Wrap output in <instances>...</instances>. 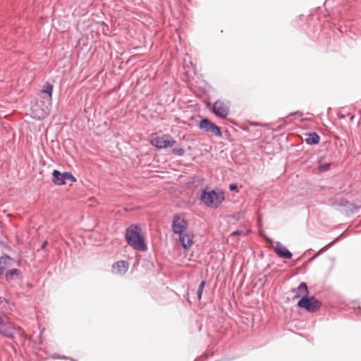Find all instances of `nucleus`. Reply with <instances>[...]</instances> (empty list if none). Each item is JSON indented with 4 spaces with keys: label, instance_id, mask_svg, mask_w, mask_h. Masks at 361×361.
Segmentation results:
<instances>
[{
    "label": "nucleus",
    "instance_id": "f257e3e1",
    "mask_svg": "<svg viewBox=\"0 0 361 361\" xmlns=\"http://www.w3.org/2000/svg\"><path fill=\"white\" fill-rule=\"evenodd\" d=\"M172 231L178 235V240L185 250L193 245L194 235L188 228V223L183 214H176L172 222Z\"/></svg>",
    "mask_w": 361,
    "mask_h": 361
},
{
    "label": "nucleus",
    "instance_id": "f03ea898",
    "mask_svg": "<svg viewBox=\"0 0 361 361\" xmlns=\"http://www.w3.org/2000/svg\"><path fill=\"white\" fill-rule=\"evenodd\" d=\"M126 238L128 243L134 249L144 251L146 245L144 238L140 235V229L137 226L132 225L127 228Z\"/></svg>",
    "mask_w": 361,
    "mask_h": 361
},
{
    "label": "nucleus",
    "instance_id": "7ed1b4c3",
    "mask_svg": "<svg viewBox=\"0 0 361 361\" xmlns=\"http://www.w3.org/2000/svg\"><path fill=\"white\" fill-rule=\"evenodd\" d=\"M200 199L207 207L217 208L224 200V195L220 191L204 190L202 192Z\"/></svg>",
    "mask_w": 361,
    "mask_h": 361
},
{
    "label": "nucleus",
    "instance_id": "20e7f679",
    "mask_svg": "<svg viewBox=\"0 0 361 361\" xmlns=\"http://www.w3.org/2000/svg\"><path fill=\"white\" fill-rule=\"evenodd\" d=\"M151 144L159 149L172 147L176 141L169 134L152 133L150 136Z\"/></svg>",
    "mask_w": 361,
    "mask_h": 361
},
{
    "label": "nucleus",
    "instance_id": "39448f33",
    "mask_svg": "<svg viewBox=\"0 0 361 361\" xmlns=\"http://www.w3.org/2000/svg\"><path fill=\"white\" fill-rule=\"evenodd\" d=\"M20 329L14 325L6 318L0 317V334L8 338H13L15 334L20 333Z\"/></svg>",
    "mask_w": 361,
    "mask_h": 361
},
{
    "label": "nucleus",
    "instance_id": "423d86ee",
    "mask_svg": "<svg viewBox=\"0 0 361 361\" xmlns=\"http://www.w3.org/2000/svg\"><path fill=\"white\" fill-rule=\"evenodd\" d=\"M298 305L308 312H314L320 308L322 303L314 297L309 298L307 296L306 298L300 299L298 302Z\"/></svg>",
    "mask_w": 361,
    "mask_h": 361
},
{
    "label": "nucleus",
    "instance_id": "0eeeda50",
    "mask_svg": "<svg viewBox=\"0 0 361 361\" xmlns=\"http://www.w3.org/2000/svg\"><path fill=\"white\" fill-rule=\"evenodd\" d=\"M199 128L205 132L209 133L216 137H220L222 136V133L219 127H218L214 123L212 122L207 118H204L200 121Z\"/></svg>",
    "mask_w": 361,
    "mask_h": 361
},
{
    "label": "nucleus",
    "instance_id": "6e6552de",
    "mask_svg": "<svg viewBox=\"0 0 361 361\" xmlns=\"http://www.w3.org/2000/svg\"><path fill=\"white\" fill-rule=\"evenodd\" d=\"M51 106V105H48L47 104L42 103V106L41 107L38 102H37L32 107V116L34 118L39 120L45 118L49 113Z\"/></svg>",
    "mask_w": 361,
    "mask_h": 361
},
{
    "label": "nucleus",
    "instance_id": "1a4fd4ad",
    "mask_svg": "<svg viewBox=\"0 0 361 361\" xmlns=\"http://www.w3.org/2000/svg\"><path fill=\"white\" fill-rule=\"evenodd\" d=\"M229 111L228 104L224 101L217 100L213 105L212 111L219 118H226L228 115Z\"/></svg>",
    "mask_w": 361,
    "mask_h": 361
},
{
    "label": "nucleus",
    "instance_id": "9d476101",
    "mask_svg": "<svg viewBox=\"0 0 361 361\" xmlns=\"http://www.w3.org/2000/svg\"><path fill=\"white\" fill-rule=\"evenodd\" d=\"M52 175L53 182L54 184L58 185H64L66 183V180H71L73 182L76 181V178L71 173L65 172L61 173L59 171L54 170Z\"/></svg>",
    "mask_w": 361,
    "mask_h": 361
},
{
    "label": "nucleus",
    "instance_id": "9b49d317",
    "mask_svg": "<svg viewBox=\"0 0 361 361\" xmlns=\"http://www.w3.org/2000/svg\"><path fill=\"white\" fill-rule=\"evenodd\" d=\"M52 91H53V85L49 82H47L43 86L42 90H41L42 94L44 96L42 97V101L40 102L47 104L48 105H51L52 104Z\"/></svg>",
    "mask_w": 361,
    "mask_h": 361
},
{
    "label": "nucleus",
    "instance_id": "f8f14e48",
    "mask_svg": "<svg viewBox=\"0 0 361 361\" xmlns=\"http://www.w3.org/2000/svg\"><path fill=\"white\" fill-rule=\"evenodd\" d=\"M292 293L293 294V299H304L308 296L309 290L307 284L302 282L297 288L293 289Z\"/></svg>",
    "mask_w": 361,
    "mask_h": 361
},
{
    "label": "nucleus",
    "instance_id": "ddd939ff",
    "mask_svg": "<svg viewBox=\"0 0 361 361\" xmlns=\"http://www.w3.org/2000/svg\"><path fill=\"white\" fill-rule=\"evenodd\" d=\"M128 269V264L125 261H118L112 267V272L116 275H123Z\"/></svg>",
    "mask_w": 361,
    "mask_h": 361
},
{
    "label": "nucleus",
    "instance_id": "4468645a",
    "mask_svg": "<svg viewBox=\"0 0 361 361\" xmlns=\"http://www.w3.org/2000/svg\"><path fill=\"white\" fill-rule=\"evenodd\" d=\"M274 251L281 258L290 259L292 257L291 252L281 243H277L274 247Z\"/></svg>",
    "mask_w": 361,
    "mask_h": 361
},
{
    "label": "nucleus",
    "instance_id": "2eb2a0df",
    "mask_svg": "<svg viewBox=\"0 0 361 361\" xmlns=\"http://www.w3.org/2000/svg\"><path fill=\"white\" fill-rule=\"evenodd\" d=\"M320 137L316 133L305 134V141L308 145H317L319 142Z\"/></svg>",
    "mask_w": 361,
    "mask_h": 361
},
{
    "label": "nucleus",
    "instance_id": "dca6fc26",
    "mask_svg": "<svg viewBox=\"0 0 361 361\" xmlns=\"http://www.w3.org/2000/svg\"><path fill=\"white\" fill-rule=\"evenodd\" d=\"M11 258L7 256L0 257V269L2 271L9 264V263L11 262Z\"/></svg>",
    "mask_w": 361,
    "mask_h": 361
},
{
    "label": "nucleus",
    "instance_id": "f3484780",
    "mask_svg": "<svg viewBox=\"0 0 361 361\" xmlns=\"http://www.w3.org/2000/svg\"><path fill=\"white\" fill-rule=\"evenodd\" d=\"M18 271L16 269H11L9 270L6 274V278L8 281H10L13 279V276L14 275H17L18 274Z\"/></svg>",
    "mask_w": 361,
    "mask_h": 361
},
{
    "label": "nucleus",
    "instance_id": "a211bd4d",
    "mask_svg": "<svg viewBox=\"0 0 361 361\" xmlns=\"http://www.w3.org/2000/svg\"><path fill=\"white\" fill-rule=\"evenodd\" d=\"M205 284H206V282L204 281H202L199 286V288H198V290L197 292V298H198L199 300H200V299L202 298V291L205 286Z\"/></svg>",
    "mask_w": 361,
    "mask_h": 361
},
{
    "label": "nucleus",
    "instance_id": "6ab92c4d",
    "mask_svg": "<svg viewBox=\"0 0 361 361\" xmlns=\"http://www.w3.org/2000/svg\"><path fill=\"white\" fill-rule=\"evenodd\" d=\"M172 153L177 156H183L185 154V150L182 147H175L172 149Z\"/></svg>",
    "mask_w": 361,
    "mask_h": 361
},
{
    "label": "nucleus",
    "instance_id": "aec40b11",
    "mask_svg": "<svg viewBox=\"0 0 361 361\" xmlns=\"http://www.w3.org/2000/svg\"><path fill=\"white\" fill-rule=\"evenodd\" d=\"M330 164H322V161H319V168L322 171H326L329 169Z\"/></svg>",
    "mask_w": 361,
    "mask_h": 361
},
{
    "label": "nucleus",
    "instance_id": "412c9836",
    "mask_svg": "<svg viewBox=\"0 0 361 361\" xmlns=\"http://www.w3.org/2000/svg\"><path fill=\"white\" fill-rule=\"evenodd\" d=\"M237 185L235 184H231L229 185V189L231 190V191H235L237 190Z\"/></svg>",
    "mask_w": 361,
    "mask_h": 361
},
{
    "label": "nucleus",
    "instance_id": "4be33fe9",
    "mask_svg": "<svg viewBox=\"0 0 361 361\" xmlns=\"http://www.w3.org/2000/svg\"><path fill=\"white\" fill-rule=\"evenodd\" d=\"M48 243L47 241H44L42 245V249H44L46 246L47 245Z\"/></svg>",
    "mask_w": 361,
    "mask_h": 361
},
{
    "label": "nucleus",
    "instance_id": "5701e85b",
    "mask_svg": "<svg viewBox=\"0 0 361 361\" xmlns=\"http://www.w3.org/2000/svg\"><path fill=\"white\" fill-rule=\"evenodd\" d=\"M293 114L298 115L300 117H301L302 116V114L301 112H295Z\"/></svg>",
    "mask_w": 361,
    "mask_h": 361
},
{
    "label": "nucleus",
    "instance_id": "b1692460",
    "mask_svg": "<svg viewBox=\"0 0 361 361\" xmlns=\"http://www.w3.org/2000/svg\"><path fill=\"white\" fill-rule=\"evenodd\" d=\"M240 234H241L240 231H235L233 233V235H240Z\"/></svg>",
    "mask_w": 361,
    "mask_h": 361
},
{
    "label": "nucleus",
    "instance_id": "393cba45",
    "mask_svg": "<svg viewBox=\"0 0 361 361\" xmlns=\"http://www.w3.org/2000/svg\"><path fill=\"white\" fill-rule=\"evenodd\" d=\"M2 272H3V271L0 269V274H2Z\"/></svg>",
    "mask_w": 361,
    "mask_h": 361
}]
</instances>
